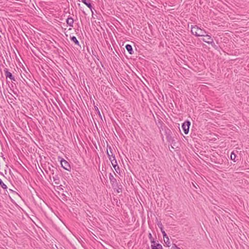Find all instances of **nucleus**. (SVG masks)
Wrapping results in <instances>:
<instances>
[{
	"mask_svg": "<svg viewBox=\"0 0 249 249\" xmlns=\"http://www.w3.org/2000/svg\"><path fill=\"white\" fill-rule=\"evenodd\" d=\"M158 226H159V227H160V229L161 228H162V224H161V223H159V224H158Z\"/></svg>",
	"mask_w": 249,
	"mask_h": 249,
	"instance_id": "nucleus-23",
	"label": "nucleus"
},
{
	"mask_svg": "<svg viewBox=\"0 0 249 249\" xmlns=\"http://www.w3.org/2000/svg\"><path fill=\"white\" fill-rule=\"evenodd\" d=\"M0 185L3 189H7V186L2 182V181L0 178Z\"/></svg>",
	"mask_w": 249,
	"mask_h": 249,
	"instance_id": "nucleus-19",
	"label": "nucleus"
},
{
	"mask_svg": "<svg viewBox=\"0 0 249 249\" xmlns=\"http://www.w3.org/2000/svg\"><path fill=\"white\" fill-rule=\"evenodd\" d=\"M235 158H236L235 154L233 152H231V159L235 162V161H236Z\"/></svg>",
	"mask_w": 249,
	"mask_h": 249,
	"instance_id": "nucleus-20",
	"label": "nucleus"
},
{
	"mask_svg": "<svg viewBox=\"0 0 249 249\" xmlns=\"http://www.w3.org/2000/svg\"><path fill=\"white\" fill-rule=\"evenodd\" d=\"M53 178L55 183L56 184H58L59 183V179L58 178V177L57 176H55V177H53Z\"/></svg>",
	"mask_w": 249,
	"mask_h": 249,
	"instance_id": "nucleus-18",
	"label": "nucleus"
},
{
	"mask_svg": "<svg viewBox=\"0 0 249 249\" xmlns=\"http://www.w3.org/2000/svg\"><path fill=\"white\" fill-rule=\"evenodd\" d=\"M66 22L68 25L72 27L74 22V20L71 17H69L66 20Z\"/></svg>",
	"mask_w": 249,
	"mask_h": 249,
	"instance_id": "nucleus-8",
	"label": "nucleus"
},
{
	"mask_svg": "<svg viewBox=\"0 0 249 249\" xmlns=\"http://www.w3.org/2000/svg\"><path fill=\"white\" fill-rule=\"evenodd\" d=\"M89 1L90 0H85V1H82V2L86 4L89 8L91 9L92 6Z\"/></svg>",
	"mask_w": 249,
	"mask_h": 249,
	"instance_id": "nucleus-15",
	"label": "nucleus"
},
{
	"mask_svg": "<svg viewBox=\"0 0 249 249\" xmlns=\"http://www.w3.org/2000/svg\"><path fill=\"white\" fill-rule=\"evenodd\" d=\"M151 248H154L156 249H162V246L159 243H157L156 242L153 244H151Z\"/></svg>",
	"mask_w": 249,
	"mask_h": 249,
	"instance_id": "nucleus-10",
	"label": "nucleus"
},
{
	"mask_svg": "<svg viewBox=\"0 0 249 249\" xmlns=\"http://www.w3.org/2000/svg\"><path fill=\"white\" fill-rule=\"evenodd\" d=\"M190 124L191 123L189 121H186L182 124V129L185 134H187L188 133Z\"/></svg>",
	"mask_w": 249,
	"mask_h": 249,
	"instance_id": "nucleus-2",
	"label": "nucleus"
},
{
	"mask_svg": "<svg viewBox=\"0 0 249 249\" xmlns=\"http://www.w3.org/2000/svg\"><path fill=\"white\" fill-rule=\"evenodd\" d=\"M71 41H72L73 42H74V43L76 44V45H77L78 46H79V41H78V40L77 39L76 37L74 36H73L72 37H71Z\"/></svg>",
	"mask_w": 249,
	"mask_h": 249,
	"instance_id": "nucleus-13",
	"label": "nucleus"
},
{
	"mask_svg": "<svg viewBox=\"0 0 249 249\" xmlns=\"http://www.w3.org/2000/svg\"><path fill=\"white\" fill-rule=\"evenodd\" d=\"M60 163L61 166L66 170L70 171L71 169V166L69 164V162L65 160L64 159H62L60 160Z\"/></svg>",
	"mask_w": 249,
	"mask_h": 249,
	"instance_id": "nucleus-4",
	"label": "nucleus"
},
{
	"mask_svg": "<svg viewBox=\"0 0 249 249\" xmlns=\"http://www.w3.org/2000/svg\"><path fill=\"white\" fill-rule=\"evenodd\" d=\"M82 2L85 1V0H81Z\"/></svg>",
	"mask_w": 249,
	"mask_h": 249,
	"instance_id": "nucleus-25",
	"label": "nucleus"
},
{
	"mask_svg": "<svg viewBox=\"0 0 249 249\" xmlns=\"http://www.w3.org/2000/svg\"><path fill=\"white\" fill-rule=\"evenodd\" d=\"M172 248H175V249H180L179 247H177L175 244L172 247Z\"/></svg>",
	"mask_w": 249,
	"mask_h": 249,
	"instance_id": "nucleus-22",
	"label": "nucleus"
},
{
	"mask_svg": "<svg viewBox=\"0 0 249 249\" xmlns=\"http://www.w3.org/2000/svg\"><path fill=\"white\" fill-rule=\"evenodd\" d=\"M111 164L115 169V170L117 171L116 167H117L118 169H119V167L118 166L117 162L115 159V158H112V160H110Z\"/></svg>",
	"mask_w": 249,
	"mask_h": 249,
	"instance_id": "nucleus-7",
	"label": "nucleus"
},
{
	"mask_svg": "<svg viewBox=\"0 0 249 249\" xmlns=\"http://www.w3.org/2000/svg\"><path fill=\"white\" fill-rule=\"evenodd\" d=\"M163 239H164V242L166 244V246L167 247H170V242L169 241V239L168 237H166Z\"/></svg>",
	"mask_w": 249,
	"mask_h": 249,
	"instance_id": "nucleus-16",
	"label": "nucleus"
},
{
	"mask_svg": "<svg viewBox=\"0 0 249 249\" xmlns=\"http://www.w3.org/2000/svg\"><path fill=\"white\" fill-rule=\"evenodd\" d=\"M112 188L116 190L118 193H121L122 191V186L121 185H119V183L117 184V187H112Z\"/></svg>",
	"mask_w": 249,
	"mask_h": 249,
	"instance_id": "nucleus-11",
	"label": "nucleus"
},
{
	"mask_svg": "<svg viewBox=\"0 0 249 249\" xmlns=\"http://www.w3.org/2000/svg\"><path fill=\"white\" fill-rule=\"evenodd\" d=\"M109 149H110L109 152L107 150V154L108 157L109 158V160L110 161L111 160H112L113 157V158H115V155H113V154L112 153V150L110 147H109Z\"/></svg>",
	"mask_w": 249,
	"mask_h": 249,
	"instance_id": "nucleus-9",
	"label": "nucleus"
},
{
	"mask_svg": "<svg viewBox=\"0 0 249 249\" xmlns=\"http://www.w3.org/2000/svg\"><path fill=\"white\" fill-rule=\"evenodd\" d=\"M148 237H149V239L150 240L151 244H153L154 243H155V241H154V239L152 235V234L151 233H149L148 234Z\"/></svg>",
	"mask_w": 249,
	"mask_h": 249,
	"instance_id": "nucleus-17",
	"label": "nucleus"
},
{
	"mask_svg": "<svg viewBox=\"0 0 249 249\" xmlns=\"http://www.w3.org/2000/svg\"><path fill=\"white\" fill-rule=\"evenodd\" d=\"M89 1L90 0H85V1H82V2L86 4L89 8L91 9L92 6Z\"/></svg>",
	"mask_w": 249,
	"mask_h": 249,
	"instance_id": "nucleus-14",
	"label": "nucleus"
},
{
	"mask_svg": "<svg viewBox=\"0 0 249 249\" xmlns=\"http://www.w3.org/2000/svg\"><path fill=\"white\" fill-rule=\"evenodd\" d=\"M4 71L5 72V75L6 78H9L12 81H16L14 76L12 75V74L10 72H9L8 71V70L7 69H6V68L4 70Z\"/></svg>",
	"mask_w": 249,
	"mask_h": 249,
	"instance_id": "nucleus-6",
	"label": "nucleus"
},
{
	"mask_svg": "<svg viewBox=\"0 0 249 249\" xmlns=\"http://www.w3.org/2000/svg\"><path fill=\"white\" fill-rule=\"evenodd\" d=\"M109 179L110 182V183L112 185V187H117V184L119 183V182L117 181V179L114 178L113 175L111 173H110L109 175Z\"/></svg>",
	"mask_w": 249,
	"mask_h": 249,
	"instance_id": "nucleus-3",
	"label": "nucleus"
},
{
	"mask_svg": "<svg viewBox=\"0 0 249 249\" xmlns=\"http://www.w3.org/2000/svg\"><path fill=\"white\" fill-rule=\"evenodd\" d=\"M160 230H161V231L162 232V234L163 235V238H165L166 237H168V236L167 235L166 233H165V231H163V228H160Z\"/></svg>",
	"mask_w": 249,
	"mask_h": 249,
	"instance_id": "nucleus-21",
	"label": "nucleus"
},
{
	"mask_svg": "<svg viewBox=\"0 0 249 249\" xmlns=\"http://www.w3.org/2000/svg\"><path fill=\"white\" fill-rule=\"evenodd\" d=\"M152 249H156V248H151Z\"/></svg>",
	"mask_w": 249,
	"mask_h": 249,
	"instance_id": "nucleus-24",
	"label": "nucleus"
},
{
	"mask_svg": "<svg viewBox=\"0 0 249 249\" xmlns=\"http://www.w3.org/2000/svg\"><path fill=\"white\" fill-rule=\"evenodd\" d=\"M206 36V38L202 39V40L204 42H206L209 44H211L213 46L215 45L213 40L211 36L206 34V36Z\"/></svg>",
	"mask_w": 249,
	"mask_h": 249,
	"instance_id": "nucleus-5",
	"label": "nucleus"
},
{
	"mask_svg": "<svg viewBox=\"0 0 249 249\" xmlns=\"http://www.w3.org/2000/svg\"><path fill=\"white\" fill-rule=\"evenodd\" d=\"M125 48L130 54H132L133 53V49L131 45L127 44L125 46Z\"/></svg>",
	"mask_w": 249,
	"mask_h": 249,
	"instance_id": "nucleus-12",
	"label": "nucleus"
},
{
	"mask_svg": "<svg viewBox=\"0 0 249 249\" xmlns=\"http://www.w3.org/2000/svg\"><path fill=\"white\" fill-rule=\"evenodd\" d=\"M191 32L193 35L196 36H204L207 33L205 30L201 29L196 25H192Z\"/></svg>",
	"mask_w": 249,
	"mask_h": 249,
	"instance_id": "nucleus-1",
	"label": "nucleus"
}]
</instances>
